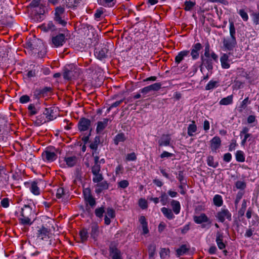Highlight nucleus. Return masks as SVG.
<instances>
[{
    "label": "nucleus",
    "instance_id": "55",
    "mask_svg": "<svg viewBox=\"0 0 259 259\" xmlns=\"http://www.w3.org/2000/svg\"><path fill=\"white\" fill-rule=\"evenodd\" d=\"M95 177L93 178V181L95 183H98L101 182L102 179L103 177L100 174H93Z\"/></svg>",
    "mask_w": 259,
    "mask_h": 259
},
{
    "label": "nucleus",
    "instance_id": "20",
    "mask_svg": "<svg viewBox=\"0 0 259 259\" xmlns=\"http://www.w3.org/2000/svg\"><path fill=\"white\" fill-rule=\"evenodd\" d=\"M109 120L107 118H104L102 121L97 122L96 131L97 133H101L107 126Z\"/></svg>",
    "mask_w": 259,
    "mask_h": 259
},
{
    "label": "nucleus",
    "instance_id": "53",
    "mask_svg": "<svg viewBox=\"0 0 259 259\" xmlns=\"http://www.w3.org/2000/svg\"><path fill=\"white\" fill-rule=\"evenodd\" d=\"M126 159L128 161H135L137 159V156L134 152L128 154Z\"/></svg>",
    "mask_w": 259,
    "mask_h": 259
},
{
    "label": "nucleus",
    "instance_id": "19",
    "mask_svg": "<svg viewBox=\"0 0 259 259\" xmlns=\"http://www.w3.org/2000/svg\"><path fill=\"white\" fill-rule=\"evenodd\" d=\"M189 53L190 52L188 50H184L179 52L175 57L176 63L177 64L180 63V62L182 61L185 57L189 56Z\"/></svg>",
    "mask_w": 259,
    "mask_h": 259
},
{
    "label": "nucleus",
    "instance_id": "18",
    "mask_svg": "<svg viewBox=\"0 0 259 259\" xmlns=\"http://www.w3.org/2000/svg\"><path fill=\"white\" fill-rule=\"evenodd\" d=\"M193 220L195 223L201 224L203 223L208 222L209 219L205 213H202L199 215H194L193 217Z\"/></svg>",
    "mask_w": 259,
    "mask_h": 259
},
{
    "label": "nucleus",
    "instance_id": "61",
    "mask_svg": "<svg viewBox=\"0 0 259 259\" xmlns=\"http://www.w3.org/2000/svg\"><path fill=\"white\" fill-rule=\"evenodd\" d=\"M210 54L211 53H210L209 46L208 44L205 47L204 56L206 58H209Z\"/></svg>",
    "mask_w": 259,
    "mask_h": 259
},
{
    "label": "nucleus",
    "instance_id": "47",
    "mask_svg": "<svg viewBox=\"0 0 259 259\" xmlns=\"http://www.w3.org/2000/svg\"><path fill=\"white\" fill-rule=\"evenodd\" d=\"M239 14L244 21H246L248 20V14L244 10H240L239 11Z\"/></svg>",
    "mask_w": 259,
    "mask_h": 259
},
{
    "label": "nucleus",
    "instance_id": "26",
    "mask_svg": "<svg viewBox=\"0 0 259 259\" xmlns=\"http://www.w3.org/2000/svg\"><path fill=\"white\" fill-rule=\"evenodd\" d=\"M171 205L172 208V210L176 214H178L181 210V205L178 201L172 200L171 201Z\"/></svg>",
    "mask_w": 259,
    "mask_h": 259
},
{
    "label": "nucleus",
    "instance_id": "49",
    "mask_svg": "<svg viewBox=\"0 0 259 259\" xmlns=\"http://www.w3.org/2000/svg\"><path fill=\"white\" fill-rule=\"evenodd\" d=\"M30 100V97L28 95H23L19 99V102L22 104L26 103L29 102Z\"/></svg>",
    "mask_w": 259,
    "mask_h": 259
},
{
    "label": "nucleus",
    "instance_id": "58",
    "mask_svg": "<svg viewBox=\"0 0 259 259\" xmlns=\"http://www.w3.org/2000/svg\"><path fill=\"white\" fill-rule=\"evenodd\" d=\"M243 195V193L241 191H239L237 193L236 199L235 201V204H237L240 200L241 199L242 196Z\"/></svg>",
    "mask_w": 259,
    "mask_h": 259
},
{
    "label": "nucleus",
    "instance_id": "59",
    "mask_svg": "<svg viewBox=\"0 0 259 259\" xmlns=\"http://www.w3.org/2000/svg\"><path fill=\"white\" fill-rule=\"evenodd\" d=\"M139 205L143 209L146 208L147 207V201L143 199H140Z\"/></svg>",
    "mask_w": 259,
    "mask_h": 259
},
{
    "label": "nucleus",
    "instance_id": "62",
    "mask_svg": "<svg viewBox=\"0 0 259 259\" xmlns=\"http://www.w3.org/2000/svg\"><path fill=\"white\" fill-rule=\"evenodd\" d=\"M165 227L166 224L163 222H160L158 227V232L160 233L162 232L165 229Z\"/></svg>",
    "mask_w": 259,
    "mask_h": 259
},
{
    "label": "nucleus",
    "instance_id": "33",
    "mask_svg": "<svg viewBox=\"0 0 259 259\" xmlns=\"http://www.w3.org/2000/svg\"><path fill=\"white\" fill-rule=\"evenodd\" d=\"M207 164L208 166L212 167L213 168L217 167L219 164L218 162H215L214 161V158L212 156H208L207 158Z\"/></svg>",
    "mask_w": 259,
    "mask_h": 259
},
{
    "label": "nucleus",
    "instance_id": "12",
    "mask_svg": "<svg viewBox=\"0 0 259 259\" xmlns=\"http://www.w3.org/2000/svg\"><path fill=\"white\" fill-rule=\"evenodd\" d=\"M170 141L171 138L170 135L168 134H163L158 140V143L160 147H166L171 145Z\"/></svg>",
    "mask_w": 259,
    "mask_h": 259
},
{
    "label": "nucleus",
    "instance_id": "8",
    "mask_svg": "<svg viewBox=\"0 0 259 259\" xmlns=\"http://www.w3.org/2000/svg\"><path fill=\"white\" fill-rule=\"evenodd\" d=\"M64 13V8L62 7H58L55 9V20L61 25L65 26L67 22L62 18V15Z\"/></svg>",
    "mask_w": 259,
    "mask_h": 259
},
{
    "label": "nucleus",
    "instance_id": "63",
    "mask_svg": "<svg viewBox=\"0 0 259 259\" xmlns=\"http://www.w3.org/2000/svg\"><path fill=\"white\" fill-rule=\"evenodd\" d=\"M232 159V155L230 153H227L224 154L223 159L225 161L229 162Z\"/></svg>",
    "mask_w": 259,
    "mask_h": 259
},
{
    "label": "nucleus",
    "instance_id": "6",
    "mask_svg": "<svg viewBox=\"0 0 259 259\" xmlns=\"http://www.w3.org/2000/svg\"><path fill=\"white\" fill-rule=\"evenodd\" d=\"M42 182L40 180L36 181H30L24 183L26 188H29L30 191L35 195H39L40 194L39 186Z\"/></svg>",
    "mask_w": 259,
    "mask_h": 259
},
{
    "label": "nucleus",
    "instance_id": "11",
    "mask_svg": "<svg viewBox=\"0 0 259 259\" xmlns=\"http://www.w3.org/2000/svg\"><path fill=\"white\" fill-rule=\"evenodd\" d=\"M91 120L85 118H81L78 123V128L80 131H88L91 126Z\"/></svg>",
    "mask_w": 259,
    "mask_h": 259
},
{
    "label": "nucleus",
    "instance_id": "4",
    "mask_svg": "<svg viewBox=\"0 0 259 259\" xmlns=\"http://www.w3.org/2000/svg\"><path fill=\"white\" fill-rule=\"evenodd\" d=\"M42 160L46 162H52L57 158L56 150L52 147H48L41 154Z\"/></svg>",
    "mask_w": 259,
    "mask_h": 259
},
{
    "label": "nucleus",
    "instance_id": "5",
    "mask_svg": "<svg viewBox=\"0 0 259 259\" xmlns=\"http://www.w3.org/2000/svg\"><path fill=\"white\" fill-rule=\"evenodd\" d=\"M52 234L50 230L42 226L38 228L36 233L37 240L39 241H48L50 238L51 237Z\"/></svg>",
    "mask_w": 259,
    "mask_h": 259
},
{
    "label": "nucleus",
    "instance_id": "7",
    "mask_svg": "<svg viewBox=\"0 0 259 259\" xmlns=\"http://www.w3.org/2000/svg\"><path fill=\"white\" fill-rule=\"evenodd\" d=\"M232 214L228 209L222 208L216 214V218L221 222H224L226 219L231 220Z\"/></svg>",
    "mask_w": 259,
    "mask_h": 259
},
{
    "label": "nucleus",
    "instance_id": "50",
    "mask_svg": "<svg viewBox=\"0 0 259 259\" xmlns=\"http://www.w3.org/2000/svg\"><path fill=\"white\" fill-rule=\"evenodd\" d=\"M105 216H108V217L110 218H114L115 216V211L111 208H108Z\"/></svg>",
    "mask_w": 259,
    "mask_h": 259
},
{
    "label": "nucleus",
    "instance_id": "25",
    "mask_svg": "<svg viewBox=\"0 0 259 259\" xmlns=\"http://www.w3.org/2000/svg\"><path fill=\"white\" fill-rule=\"evenodd\" d=\"M108 188V184L106 182H103L98 184L95 187V192L99 194L103 190L107 189Z\"/></svg>",
    "mask_w": 259,
    "mask_h": 259
},
{
    "label": "nucleus",
    "instance_id": "17",
    "mask_svg": "<svg viewBox=\"0 0 259 259\" xmlns=\"http://www.w3.org/2000/svg\"><path fill=\"white\" fill-rule=\"evenodd\" d=\"M223 233L218 231L216 234V243L220 249H225L226 247L225 244L223 242Z\"/></svg>",
    "mask_w": 259,
    "mask_h": 259
},
{
    "label": "nucleus",
    "instance_id": "37",
    "mask_svg": "<svg viewBox=\"0 0 259 259\" xmlns=\"http://www.w3.org/2000/svg\"><path fill=\"white\" fill-rule=\"evenodd\" d=\"M28 110L31 115H35L38 113V110L33 104H30L28 107Z\"/></svg>",
    "mask_w": 259,
    "mask_h": 259
},
{
    "label": "nucleus",
    "instance_id": "22",
    "mask_svg": "<svg viewBox=\"0 0 259 259\" xmlns=\"http://www.w3.org/2000/svg\"><path fill=\"white\" fill-rule=\"evenodd\" d=\"M110 255L112 259H122L120 251L115 248H110Z\"/></svg>",
    "mask_w": 259,
    "mask_h": 259
},
{
    "label": "nucleus",
    "instance_id": "57",
    "mask_svg": "<svg viewBox=\"0 0 259 259\" xmlns=\"http://www.w3.org/2000/svg\"><path fill=\"white\" fill-rule=\"evenodd\" d=\"M64 191L63 188H59L56 192V197L58 198H60L63 195Z\"/></svg>",
    "mask_w": 259,
    "mask_h": 259
},
{
    "label": "nucleus",
    "instance_id": "14",
    "mask_svg": "<svg viewBox=\"0 0 259 259\" xmlns=\"http://www.w3.org/2000/svg\"><path fill=\"white\" fill-rule=\"evenodd\" d=\"M84 198L88 204L91 207H93L96 204V201L94 198L91 195L90 190L86 189L83 191Z\"/></svg>",
    "mask_w": 259,
    "mask_h": 259
},
{
    "label": "nucleus",
    "instance_id": "3",
    "mask_svg": "<svg viewBox=\"0 0 259 259\" xmlns=\"http://www.w3.org/2000/svg\"><path fill=\"white\" fill-rule=\"evenodd\" d=\"M79 69L73 65L68 66L64 69L63 77L67 80L74 79L79 75Z\"/></svg>",
    "mask_w": 259,
    "mask_h": 259
},
{
    "label": "nucleus",
    "instance_id": "2",
    "mask_svg": "<svg viewBox=\"0 0 259 259\" xmlns=\"http://www.w3.org/2000/svg\"><path fill=\"white\" fill-rule=\"evenodd\" d=\"M21 223L23 225H31L32 223L31 220L34 216L32 208L29 205H25L21 208Z\"/></svg>",
    "mask_w": 259,
    "mask_h": 259
},
{
    "label": "nucleus",
    "instance_id": "41",
    "mask_svg": "<svg viewBox=\"0 0 259 259\" xmlns=\"http://www.w3.org/2000/svg\"><path fill=\"white\" fill-rule=\"evenodd\" d=\"M218 82L216 81L210 80L205 86L206 90H210L213 89L217 87Z\"/></svg>",
    "mask_w": 259,
    "mask_h": 259
},
{
    "label": "nucleus",
    "instance_id": "45",
    "mask_svg": "<svg viewBox=\"0 0 259 259\" xmlns=\"http://www.w3.org/2000/svg\"><path fill=\"white\" fill-rule=\"evenodd\" d=\"M118 187L122 189H124L128 187L129 183L127 180H122L117 183Z\"/></svg>",
    "mask_w": 259,
    "mask_h": 259
},
{
    "label": "nucleus",
    "instance_id": "32",
    "mask_svg": "<svg viewBox=\"0 0 259 259\" xmlns=\"http://www.w3.org/2000/svg\"><path fill=\"white\" fill-rule=\"evenodd\" d=\"M98 3L105 7H111L115 4V0H98Z\"/></svg>",
    "mask_w": 259,
    "mask_h": 259
},
{
    "label": "nucleus",
    "instance_id": "39",
    "mask_svg": "<svg viewBox=\"0 0 259 259\" xmlns=\"http://www.w3.org/2000/svg\"><path fill=\"white\" fill-rule=\"evenodd\" d=\"M79 235L82 242L87 241L88 238V233L86 230L83 229L79 232Z\"/></svg>",
    "mask_w": 259,
    "mask_h": 259
},
{
    "label": "nucleus",
    "instance_id": "16",
    "mask_svg": "<svg viewBox=\"0 0 259 259\" xmlns=\"http://www.w3.org/2000/svg\"><path fill=\"white\" fill-rule=\"evenodd\" d=\"M64 161L68 167H73L77 163L78 158L74 155H67L64 157Z\"/></svg>",
    "mask_w": 259,
    "mask_h": 259
},
{
    "label": "nucleus",
    "instance_id": "21",
    "mask_svg": "<svg viewBox=\"0 0 259 259\" xmlns=\"http://www.w3.org/2000/svg\"><path fill=\"white\" fill-rule=\"evenodd\" d=\"M220 61L223 68L228 69L230 67L229 56L226 54H224L221 57Z\"/></svg>",
    "mask_w": 259,
    "mask_h": 259
},
{
    "label": "nucleus",
    "instance_id": "29",
    "mask_svg": "<svg viewBox=\"0 0 259 259\" xmlns=\"http://www.w3.org/2000/svg\"><path fill=\"white\" fill-rule=\"evenodd\" d=\"M52 110L50 108H46L44 112V115L46 116L47 119L44 120L43 122L49 121L53 119V115H52ZM42 122V121H41Z\"/></svg>",
    "mask_w": 259,
    "mask_h": 259
},
{
    "label": "nucleus",
    "instance_id": "31",
    "mask_svg": "<svg viewBox=\"0 0 259 259\" xmlns=\"http://www.w3.org/2000/svg\"><path fill=\"white\" fill-rule=\"evenodd\" d=\"M213 202L217 206L220 207L222 206L223 203L222 197L218 194L215 195L213 198Z\"/></svg>",
    "mask_w": 259,
    "mask_h": 259
},
{
    "label": "nucleus",
    "instance_id": "51",
    "mask_svg": "<svg viewBox=\"0 0 259 259\" xmlns=\"http://www.w3.org/2000/svg\"><path fill=\"white\" fill-rule=\"evenodd\" d=\"M169 252V251L168 249L162 248L160 252V257L162 258H165L168 255Z\"/></svg>",
    "mask_w": 259,
    "mask_h": 259
},
{
    "label": "nucleus",
    "instance_id": "15",
    "mask_svg": "<svg viewBox=\"0 0 259 259\" xmlns=\"http://www.w3.org/2000/svg\"><path fill=\"white\" fill-rule=\"evenodd\" d=\"M108 52V48L105 47L98 49H96L95 51V55L97 58L102 60L107 57Z\"/></svg>",
    "mask_w": 259,
    "mask_h": 259
},
{
    "label": "nucleus",
    "instance_id": "38",
    "mask_svg": "<svg viewBox=\"0 0 259 259\" xmlns=\"http://www.w3.org/2000/svg\"><path fill=\"white\" fill-rule=\"evenodd\" d=\"M100 142V139L98 137H96L94 139V141L92 142L90 145V147L94 150V151H96L97 149L98 148V144Z\"/></svg>",
    "mask_w": 259,
    "mask_h": 259
},
{
    "label": "nucleus",
    "instance_id": "48",
    "mask_svg": "<svg viewBox=\"0 0 259 259\" xmlns=\"http://www.w3.org/2000/svg\"><path fill=\"white\" fill-rule=\"evenodd\" d=\"M98 227L96 225L92 226V231H91V236L92 237L95 239L98 235Z\"/></svg>",
    "mask_w": 259,
    "mask_h": 259
},
{
    "label": "nucleus",
    "instance_id": "36",
    "mask_svg": "<svg viewBox=\"0 0 259 259\" xmlns=\"http://www.w3.org/2000/svg\"><path fill=\"white\" fill-rule=\"evenodd\" d=\"M125 140V138L123 134H118L115 137L114 143L116 145H118L119 142H123Z\"/></svg>",
    "mask_w": 259,
    "mask_h": 259
},
{
    "label": "nucleus",
    "instance_id": "64",
    "mask_svg": "<svg viewBox=\"0 0 259 259\" xmlns=\"http://www.w3.org/2000/svg\"><path fill=\"white\" fill-rule=\"evenodd\" d=\"M253 22L256 24H259V13L254 14L253 16Z\"/></svg>",
    "mask_w": 259,
    "mask_h": 259
},
{
    "label": "nucleus",
    "instance_id": "54",
    "mask_svg": "<svg viewBox=\"0 0 259 259\" xmlns=\"http://www.w3.org/2000/svg\"><path fill=\"white\" fill-rule=\"evenodd\" d=\"M65 2H63V6H66L67 8H71L74 7V3L72 0H65Z\"/></svg>",
    "mask_w": 259,
    "mask_h": 259
},
{
    "label": "nucleus",
    "instance_id": "9",
    "mask_svg": "<svg viewBox=\"0 0 259 259\" xmlns=\"http://www.w3.org/2000/svg\"><path fill=\"white\" fill-rule=\"evenodd\" d=\"M202 49L201 44L199 42L194 44L191 49V56L193 60H196L199 57V52Z\"/></svg>",
    "mask_w": 259,
    "mask_h": 259
},
{
    "label": "nucleus",
    "instance_id": "30",
    "mask_svg": "<svg viewBox=\"0 0 259 259\" xmlns=\"http://www.w3.org/2000/svg\"><path fill=\"white\" fill-rule=\"evenodd\" d=\"M202 61L208 70H210L213 68L212 60L210 58L205 59L202 57Z\"/></svg>",
    "mask_w": 259,
    "mask_h": 259
},
{
    "label": "nucleus",
    "instance_id": "1",
    "mask_svg": "<svg viewBox=\"0 0 259 259\" xmlns=\"http://www.w3.org/2000/svg\"><path fill=\"white\" fill-rule=\"evenodd\" d=\"M229 32L230 36L224 38L223 43L225 50L231 51L237 44L235 37V28L234 23L232 21H229Z\"/></svg>",
    "mask_w": 259,
    "mask_h": 259
},
{
    "label": "nucleus",
    "instance_id": "24",
    "mask_svg": "<svg viewBox=\"0 0 259 259\" xmlns=\"http://www.w3.org/2000/svg\"><path fill=\"white\" fill-rule=\"evenodd\" d=\"M161 211L163 215L168 219L172 220L174 219L175 215H174L172 210L166 207H162L161 209Z\"/></svg>",
    "mask_w": 259,
    "mask_h": 259
},
{
    "label": "nucleus",
    "instance_id": "34",
    "mask_svg": "<svg viewBox=\"0 0 259 259\" xmlns=\"http://www.w3.org/2000/svg\"><path fill=\"white\" fill-rule=\"evenodd\" d=\"M188 251V248L187 247L186 245H183L180 247L177 250V254L180 256L183 255L186 253V252Z\"/></svg>",
    "mask_w": 259,
    "mask_h": 259
},
{
    "label": "nucleus",
    "instance_id": "23",
    "mask_svg": "<svg viewBox=\"0 0 259 259\" xmlns=\"http://www.w3.org/2000/svg\"><path fill=\"white\" fill-rule=\"evenodd\" d=\"M197 127L194 121H192L191 123L188 125V135L190 137H193L194 136V133L196 132Z\"/></svg>",
    "mask_w": 259,
    "mask_h": 259
},
{
    "label": "nucleus",
    "instance_id": "60",
    "mask_svg": "<svg viewBox=\"0 0 259 259\" xmlns=\"http://www.w3.org/2000/svg\"><path fill=\"white\" fill-rule=\"evenodd\" d=\"M173 155H174V154L172 153H169L167 151H163L160 155V157L161 158H166V157L168 158V157H172Z\"/></svg>",
    "mask_w": 259,
    "mask_h": 259
},
{
    "label": "nucleus",
    "instance_id": "44",
    "mask_svg": "<svg viewBox=\"0 0 259 259\" xmlns=\"http://www.w3.org/2000/svg\"><path fill=\"white\" fill-rule=\"evenodd\" d=\"M104 212V209L103 207L96 208L95 211L96 215L98 218H102Z\"/></svg>",
    "mask_w": 259,
    "mask_h": 259
},
{
    "label": "nucleus",
    "instance_id": "27",
    "mask_svg": "<svg viewBox=\"0 0 259 259\" xmlns=\"http://www.w3.org/2000/svg\"><path fill=\"white\" fill-rule=\"evenodd\" d=\"M233 95L228 96L227 97L221 99L219 102V104L221 105H228L232 104L233 103Z\"/></svg>",
    "mask_w": 259,
    "mask_h": 259
},
{
    "label": "nucleus",
    "instance_id": "46",
    "mask_svg": "<svg viewBox=\"0 0 259 259\" xmlns=\"http://www.w3.org/2000/svg\"><path fill=\"white\" fill-rule=\"evenodd\" d=\"M168 197L165 193H162L160 196V201L163 205L166 204Z\"/></svg>",
    "mask_w": 259,
    "mask_h": 259
},
{
    "label": "nucleus",
    "instance_id": "43",
    "mask_svg": "<svg viewBox=\"0 0 259 259\" xmlns=\"http://www.w3.org/2000/svg\"><path fill=\"white\" fill-rule=\"evenodd\" d=\"M161 84L160 83L156 82L154 84H151L149 85L150 91H158L161 88Z\"/></svg>",
    "mask_w": 259,
    "mask_h": 259
},
{
    "label": "nucleus",
    "instance_id": "13",
    "mask_svg": "<svg viewBox=\"0 0 259 259\" xmlns=\"http://www.w3.org/2000/svg\"><path fill=\"white\" fill-rule=\"evenodd\" d=\"M210 149L213 152H217L221 145V140L220 137L218 136L214 137L210 141Z\"/></svg>",
    "mask_w": 259,
    "mask_h": 259
},
{
    "label": "nucleus",
    "instance_id": "35",
    "mask_svg": "<svg viewBox=\"0 0 259 259\" xmlns=\"http://www.w3.org/2000/svg\"><path fill=\"white\" fill-rule=\"evenodd\" d=\"M236 159L237 161L244 162L245 161V156L244 153L242 151H237L236 153Z\"/></svg>",
    "mask_w": 259,
    "mask_h": 259
},
{
    "label": "nucleus",
    "instance_id": "52",
    "mask_svg": "<svg viewBox=\"0 0 259 259\" xmlns=\"http://www.w3.org/2000/svg\"><path fill=\"white\" fill-rule=\"evenodd\" d=\"M92 171L93 174H99L100 171V165L99 164H95L92 167Z\"/></svg>",
    "mask_w": 259,
    "mask_h": 259
},
{
    "label": "nucleus",
    "instance_id": "56",
    "mask_svg": "<svg viewBox=\"0 0 259 259\" xmlns=\"http://www.w3.org/2000/svg\"><path fill=\"white\" fill-rule=\"evenodd\" d=\"M1 205L4 208H7L9 206V200L8 198H5L1 201Z\"/></svg>",
    "mask_w": 259,
    "mask_h": 259
},
{
    "label": "nucleus",
    "instance_id": "10",
    "mask_svg": "<svg viewBox=\"0 0 259 259\" xmlns=\"http://www.w3.org/2000/svg\"><path fill=\"white\" fill-rule=\"evenodd\" d=\"M65 41V36L63 34H59L52 37V42L55 47H59L64 44Z\"/></svg>",
    "mask_w": 259,
    "mask_h": 259
},
{
    "label": "nucleus",
    "instance_id": "42",
    "mask_svg": "<svg viewBox=\"0 0 259 259\" xmlns=\"http://www.w3.org/2000/svg\"><path fill=\"white\" fill-rule=\"evenodd\" d=\"M235 186L238 189L243 190L246 187V183L243 181H237L235 183Z\"/></svg>",
    "mask_w": 259,
    "mask_h": 259
},
{
    "label": "nucleus",
    "instance_id": "40",
    "mask_svg": "<svg viewBox=\"0 0 259 259\" xmlns=\"http://www.w3.org/2000/svg\"><path fill=\"white\" fill-rule=\"evenodd\" d=\"M195 5V3L191 1H186L184 4V9L186 11H190Z\"/></svg>",
    "mask_w": 259,
    "mask_h": 259
},
{
    "label": "nucleus",
    "instance_id": "28",
    "mask_svg": "<svg viewBox=\"0 0 259 259\" xmlns=\"http://www.w3.org/2000/svg\"><path fill=\"white\" fill-rule=\"evenodd\" d=\"M41 29L45 31H54L55 29V26L52 22H49L47 24H44L41 26Z\"/></svg>",
    "mask_w": 259,
    "mask_h": 259
}]
</instances>
